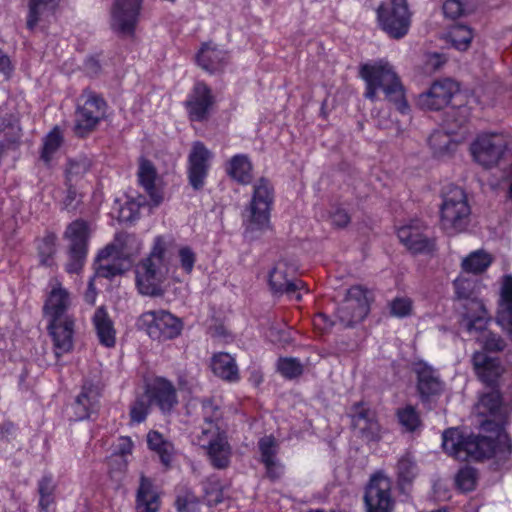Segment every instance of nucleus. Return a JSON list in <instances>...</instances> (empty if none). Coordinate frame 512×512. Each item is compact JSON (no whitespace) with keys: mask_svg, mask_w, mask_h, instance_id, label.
Instances as JSON below:
<instances>
[{"mask_svg":"<svg viewBox=\"0 0 512 512\" xmlns=\"http://www.w3.org/2000/svg\"><path fill=\"white\" fill-rule=\"evenodd\" d=\"M214 158L213 152L204 143L196 141L192 143L187 157V178L194 190L204 187Z\"/></svg>","mask_w":512,"mask_h":512,"instance_id":"obj_13","label":"nucleus"},{"mask_svg":"<svg viewBox=\"0 0 512 512\" xmlns=\"http://www.w3.org/2000/svg\"><path fill=\"white\" fill-rule=\"evenodd\" d=\"M509 187H508V192H507V198L512 201V162H511V165H510V173H509Z\"/></svg>","mask_w":512,"mask_h":512,"instance_id":"obj_64","label":"nucleus"},{"mask_svg":"<svg viewBox=\"0 0 512 512\" xmlns=\"http://www.w3.org/2000/svg\"><path fill=\"white\" fill-rule=\"evenodd\" d=\"M147 444L152 451L158 454L165 466L170 464L174 454V446L162 434L157 431H150L147 435Z\"/></svg>","mask_w":512,"mask_h":512,"instance_id":"obj_38","label":"nucleus"},{"mask_svg":"<svg viewBox=\"0 0 512 512\" xmlns=\"http://www.w3.org/2000/svg\"><path fill=\"white\" fill-rule=\"evenodd\" d=\"M471 222V207L467 194L460 187H451L442 197L440 226L450 235L465 231Z\"/></svg>","mask_w":512,"mask_h":512,"instance_id":"obj_5","label":"nucleus"},{"mask_svg":"<svg viewBox=\"0 0 512 512\" xmlns=\"http://www.w3.org/2000/svg\"><path fill=\"white\" fill-rule=\"evenodd\" d=\"M354 427L368 440H376L380 436L379 423L367 411H360L352 416Z\"/></svg>","mask_w":512,"mask_h":512,"instance_id":"obj_37","label":"nucleus"},{"mask_svg":"<svg viewBox=\"0 0 512 512\" xmlns=\"http://www.w3.org/2000/svg\"><path fill=\"white\" fill-rule=\"evenodd\" d=\"M133 443L128 437H121L118 443V452L121 455H127L132 452Z\"/></svg>","mask_w":512,"mask_h":512,"instance_id":"obj_60","label":"nucleus"},{"mask_svg":"<svg viewBox=\"0 0 512 512\" xmlns=\"http://www.w3.org/2000/svg\"><path fill=\"white\" fill-rule=\"evenodd\" d=\"M14 429V426L11 423H6L0 426V440L4 437V434H10Z\"/></svg>","mask_w":512,"mask_h":512,"instance_id":"obj_63","label":"nucleus"},{"mask_svg":"<svg viewBox=\"0 0 512 512\" xmlns=\"http://www.w3.org/2000/svg\"><path fill=\"white\" fill-rule=\"evenodd\" d=\"M139 183L148 193L151 201V206H158L162 202V194L155 186L157 178L156 169L153 164L148 160H141L138 169Z\"/></svg>","mask_w":512,"mask_h":512,"instance_id":"obj_29","label":"nucleus"},{"mask_svg":"<svg viewBox=\"0 0 512 512\" xmlns=\"http://www.w3.org/2000/svg\"><path fill=\"white\" fill-rule=\"evenodd\" d=\"M398 419L401 425L409 431L415 430L419 425L418 414L411 406L401 409L398 412Z\"/></svg>","mask_w":512,"mask_h":512,"instance_id":"obj_52","label":"nucleus"},{"mask_svg":"<svg viewBox=\"0 0 512 512\" xmlns=\"http://www.w3.org/2000/svg\"><path fill=\"white\" fill-rule=\"evenodd\" d=\"M447 37L455 49L465 51L471 44L473 32L468 26L454 25L449 30Z\"/></svg>","mask_w":512,"mask_h":512,"instance_id":"obj_40","label":"nucleus"},{"mask_svg":"<svg viewBox=\"0 0 512 512\" xmlns=\"http://www.w3.org/2000/svg\"><path fill=\"white\" fill-rule=\"evenodd\" d=\"M369 313L367 290L360 285L351 287L337 310V316L344 326L362 321Z\"/></svg>","mask_w":512,"mask_h":512,"instance_id":"obj_15","label":"nucleus"},{"mask_svg":"<svg viewBox=\"0 0 512 512\" xmlns=\"http://www.w3.org/2000/svg\"><path fill=\"white\" fill-rule=\"evenodd\" d=\"M149 402L150 401L146 397V394L135 400L130 409V417L133 422L141 423L146 419L149 409Z\"/></svg>","mask_w":512,"mask_h":512,"instance_id":"obj_48","label":"nucleus"},{"mask_svg":"<svg viewBox=\"0 0 512 512\" xmlns=\"http://www.w3.org/2000/svg\"><path fill=\"white\" fill-rule=\"evenodd\" d=\"M472 363L478 378L489 386L494 385L504 373L499 358L489 356L485 351L475 352Z\"/></svg>","mask_w":512,"mask_h":512,"instance_id":"obj_25","label":"nucleus"},{"mask_svg":"<svg viewBox=\"0 0 512 512\" xmlns=\"http://www.w3.org/2000/svg\"><path fill=\"white\" fill-rule=\"evenodd\" d=\"M465 11L464 4L460 0H446L443 4V12L446 17L457 18Z\"/></svg>","mask_w":512,"mask_h":512,"instance_id":"obj_55","label":"nucleus"},{"mask_svg":"<svg viewBox=\"0 0 512 512\" xmlns=\"http://www.w3.org/2000/svg\"><path fill=\"white\" fill-rule=\"evenodd\" d=\"M390 490L389 478L382 474L374 475L364 497L367 512H390L393 505Z\"/></svg>","mask_w":512,"mask_h":512,"instance_id":"obj_19","label":"nucleus"},{"mask_svg":"<svg viewBox=\"0 0 512 512\" xmlns=\"http://www.w3.org/2000/svg\"><path fill=\"white\" fill-rule=\"evenodd\" d=\"M259 450L261 454V462L265 463L273 459H277L278 443L272 436H265L259 440Z\"/></svg>","mask_w":512,"mask_h":512,"instance_id":"obj_46","label":"nucleus"},{"mask_svg":"<svg viewBox=\"0 0 512 512\" xmlns=\"http://www.w3.org/2000/svg\"><path fill=\"white\" fill-rule=\"evenodd\" d=\"M204 413V426L195 442L207 449L209 458L216 468H225L230 462L231 447L227 441L225 431L220 425L221 413L210 400L202 403Z\"/></svg>","mask_w":512,"mask_h":512,"instance_id":"obj_4","label":"nucleus"},{"mask_svg":"<svg viewBox=\"0 0 512 512\" xmlns=\"http://www.w3.org/2000/svg\"><path fill=\"white\" fill-rule=\"evenodd\" d=\"M205 500L209 506L217 505L222 501L223 491L217 480H209L204 485Z\"/></svg>","mask_w":512,"mask_h":512,"instance_id":"obj_50","label":"nucleus"},{"mask_svg":"<svg viewBox=\"0 0 512 512\" xmlns=\"http://www.w3.org/2000/svg\"><path fill=\"white\" fill-rule=\"evenodd\" d=\"M417 374V389L422 398H428L439 394L443 390V384L436 371L426 363H418L415 366Z\"/></svg>","mask_w":512,"mask_h":512,"instance_id":"obj_28","label":"nucleus"},{"mask_svg":"<svg viewBox=\"0 0 512 512\" xmlns=\"http://www.w3.org/2000/svg\"><path fill=\"white\" fill-rule=\"evenodd\" d=\"M486 324L482 329H473L469 331L470 333L473 332H480V337L478 338L479 342L482 344L483 348L485 349V352L491 351V352H499L502 351L505 348V341L497 334L485 330Z\"/></svg>","mask_w":512,"mask_h":512,"instance_id":"obj_43","label":"nucleus"},{"mask_svg":"<svg viewBox=\"0 0 512 512\" xmlns=\"http://www.w3.org/2000/svg\"><path fill=\"white\" fill-rule=\"evenodd\" d=\"M92 321L99 342L105 347H113L116 343V331L107 311L103 307H99L95 311Z\"/></svg>","mask_w":512,"mask_h":512,"instance_id":"obj_30","label":"nucleus"},{"mask_svg":"<svg viewBox=\"0 0 512 512\" xmlns=\"http://www.w3.org/2000/svg\"><path fill=\"white\" fill-rule=\"evenodd\" d=\"M479 414L489 417L481 424L488 435H464L456 428L443 433L442 446L445 452L461 461L494 459L498 466H508L512 456V444L504 430L512 406L504 404L497 390L484 394L477 405Z\"/></svg>","mask_w":512,"mask_h":512,"instance_id":"obj_1","label":"nucleus"},{"mask_svg":"<svg viewBox=\"0 0 512 512\" xmlns=\"http://www.w3.org/2000/svg\"><path fill=\"white\" fill-rule=\"evenodd\" d=\"M137 325L147 335L157 341L176 338L182 331V322L179 318L166 310H151L140 315Z\"/></svg>","mask_w":512,"mask_h":512,"instance_id":"obj_10","label":"nucleus"},{"mask_svg":"<svg viewBox=\"0 0 512 512\" xmlns=\"http://www.w3.org/2000/svg\"><path fill=\"white\" fill-rule=\"evenodd\" d=\"M455 483L462 491H471L476 484V471L471 467L461 468L455 476Z\"/></svg>","mask_w":512,"mask_h":512,"instance_id":"obj_45","label":"nucleus"},{"mask_svg":"<svg viewBox=\"0 0 512 512\" xmlns=\"http://www.w3.org/2000/svg\"><path fill=\"white\" fill-rule=\"evenodd\" d=\"M274 200V190L269 180L258 179L253 185L252 198L246 210L247 229L262 230L268 227L270 210Z\"/></svg>","mask_w":512,"mask_h":512,"instance_id":"obj_7","label":"nucleus"},{"mask_svg":"<svg viewBox=\"0 0 512 512\" xmlns=\"http://www.w3.org/2000/svg\"><path fill=\"white\" fill-rule=\"evenodd\" d=\"M426 227L419 220L412 221L409 225L401 226L397 230V236L403 245L413 253L431 251L434 243L424 234Z\"/></svg>","mask_w":512,"mask_h":512,"instance_id":"obj_22","label":"nucleus"},{"mask_svg":"<svg viewBox=\"0 0 512 512\" xmlns=\"http://www.w3.org/2000/svg\"><path fill=\"white\" fill-rule=\"evenodd\" d=\"M49 292L43 306L44 316L48 321L73 319L68 310L72 305L70 292L57 279L53 278L48 284Z\"/></svg>","mask_w":512,"mask_h":512,"instance_id":"obj_16","label":"nucleus"},{"mask_svg":"<svg viewBox=\"0 0 512 512\" xmlns=\"http://www.w3.org/2000/svg\"><path fill=\"white\" fill-rule=\"evenodd\" d=\"M453 129L448 131H435L429 137V145L433 155L437 158L450 157L457 149L458 143L451 137Z\"/></svg>","mask_w":512,"mask_h":512,"instance_id":"obj_32","label":"nucleus"},{"mask_svg":"<svg viewBox=\"0 0 512 512\" xmlns=\"http://www.w3.org/2000/svg\"><path fill=\"white\" fill-rule=\"evenodd\" d=\"M226 59V53L211 44H204L197 55L198 64L210 73L219 71Z\"/></svg>","mask_w":512,"mask_h":512,"instance_id":"obj_33","label":"nucleus"},{"mask_svg":"<svg viewBox=\"0 0 512 512\" xmlns=\"http://www.w3.org/2000/svg\"><path fill=\"white\" fill-rule=\"evenodd\" d=\"M143 0H115L112 10V28L123 34L134 32Z\"/></svg>","mask_w":512,"mask_h":512,"instance_id":"obj_20","label":"nucleus"},{"mask_svg":"<svg viewBox=\"0 0 512 512\" xmlns=\"http://www.w3.org/2000/svg\"><path fill=\"white\" fill-rule=\"evenodd\" d=\"M361 78L366 84L365 97L371 101L377 98V91L382 90L386 98L392 101L397 109L406 114L409 106L404 97V90L394 67L385 59L369 61L359 68Z\"/></svg>","mask_w":512,"mask_h":512,"instance_id":"obj_2","label":"nucleus"},{"mask_svg":"<svg viewBox=\"0 0 512 512\" xmlns=\"http://www.w3.org/2000/svg\"><path fill=\"white\" fill-rule=\"evenodd\" d=\"M455 294L458 299L469 300L474 307L476 314H465L462 325L466 330L482 329L489 320L488 312L481 300L478 299L477 294L480 288L478 281L465 273L455 279L454 281Z\"/></svg>","mask_w":512,"mask_h":512,"instance_id":"obj_9","label":"nucleus"},{"mask_svg":"<svg viewBox=\"0 0 512 512\" xmlns=\"http://www.w3.org/2000/svg\"><path fill=\"white\" fill-rule=\"evenodd\" d=\"M62 143V135L58 128H54L50 131L43 140V149L41 158L49 163L55 153L58 151Z\"/></svg>","mask_w":512,"mask_h":512,"instance_id":"obj_42","label":"nucleus"},{"mask_svg":"<svg viewBox=\"0 0 512 512\" xmlns=\"http://www.w3.org/2000/svg\"><path fill=\"white\" fill-rule=\"evenodd\" d=\"M55 483L51 475H44L38 482L39 496H54Z\"/></svg>","mask_w":512,"mask_h":512,"instance_id":"obj_57","label":"nucleus"},{"mask_svg":"<svg viewBox=\"0 0 512 512\" xmlns=\"http://www.w3.org/2000/svg\"><path fill=\"white\" fill-rule=\"evenodd\" d=\"M48 329L53 338L56 355L66 353L73 346L74 319L48 321Z\"/></svg>","mask_w":512,"mask_h":512,"instance_id":"obj_27","label":"nucleus"},{"mask_svg":"<svg viewBox=\"0 0 512 512\" xmlns=\"http://www.w3.org/2000/svg\"><path fill=\"white\" fill-rule=\"evenodd\" d=\"M213 103L214 97L210 88L198 82L188 94L185 105L192 121H203L208 117Z\"/></svg>","mask_w":512,"mask_h":512,"instance_id":"obj_21","label":"nucleus"},{"mask_svg":"<svg viewBox=\"0 0 512 512\" xmlns=\"http://www.w3.org/2000/svg\"><path fill=\"white\" fill-rule=\"evenodd\" d=\"M95 275L88 283L84 299L87 303L93 305L96 301L97 292L95 289V279L98 277L111 278L122 274L131 266V260L121 246V237H117L115 242L108 244L99 251L95 262Z\"/></svg>","mask_w":512,"mask_h":512,"instance_id":"obj_6","label":"nucleus"},{"mask_svg":"<svg viewBox=\"0 0 512 512\" xmlns=\"http://www.w3.org/2000/svg\"><path fill=\"white\" fill-rule=\"evenodd\" d=\"M100 391L93 384H84L80 394L77 396L72 408L74 420L80 421L90 417L98 409Z\"/></svg>","mask_w":512,"mask_h":512,"instance_id":"obj_26","label":"nucleus"},{"mask_svg":"<svg viewBox=\"0 0 512 512\" xmlns=\"http://www.w3.org/2000/svg\"><path fill=\"white\" fill-rule=\"evenodd\" d=\"M54 503V496H39V512H54V510L52 509Z\"/></svg>","mask_w":512,"mask_h":512,"instance_id":"obj_59","label":"nucleus"},{"mask_svg":"<svg viewBox=\"0 0 512 512\" xmlns=\"http://www.w3.org/2000/svg\"><path fill=\"white\" fill-rule=\"evenodd\" d=\"M249 381L255 386L261 384L263 381V374L261 370L257 368L251 369L249 374Z\"/></svg>","mask_w":512,"mask_h":512,"instance_id":"obj_62","label":"nucleus"},{"mask_svg":"<svg viewBox=\"0 0 512 512\" xmlns=\"http://www.w3.org/2000/svg\"><path fill=\"white\" fill-rule=\"evenodd\" d=\"M61 0H28V13L26 26L34 30L42 18L49 12L54 11Z\"/></svg>","mask_w":512,"mask_h":512,"instance_id":"obj_35","label":"nucleus"},{"mask_svg":"<svg viewBox=\"0 0 512 512\" xmlns=\"http://www.w3.org/2000/svg\"><path fill=\"white\" fill-rule=\"evenodd\" d=\"M90 234V227L84 220H75L67 226L63 235L68 242V261L65 265L67 273L79 274L82 271L88 254Z\"/></svg>","mask_w":512,"mask_h":512,"instance_id":"obj_8","label":"nucleus"},{"mask_svg":"<svg viewBox=\"0 0 512 512\" xmlns=\"http://www.w3.org/2000/svg\"><path fill=\"white\" fill-rule=\"evenodd\" d=\"M136 502L137 512H157L160 507L158 493L154 489L151 481L144 476L141 477Z\"/></svg>","mask_w":512,"mask_h":512,"instance_id":"obj_31","label":"nucleus"},{"mask_svg":"<svg viewBox=\"0 0 512 512\" xmlns=\"http://www.w3.org/2000/svg\"><path fill=\"white\" fill-rule=\"evenodd\" d=\"M492 263V257L485 251L471 252L462 261V272L465 274H479L484 272Z\"/></svg>","mask_w":512,"mask_h":512,"instance_id":"obj_39","label":"nucleus"},{"mask_svg":"<svg viewBox=\"0 0 512 512\" xmlns=\"http://www.w3.org/2000/svg\"><path fill=\"white\" fill-rule=\"evenodd\" d=\"M332 224L338 227L346 226L350 217L344 209H336V211L331 215Z\"/></svg>","mask_w":512,"mask_h":512,"instance_id":"obj_58","label":"nucleus"},{"mask_svg":"<svg viewBox=\"0 0 512 512\" xmlns=\"http://www.w3.org/2000/svg\"><path fill=\"white\" fill-rule=\"evenodd\" d=\"M167 249L168 242L165 238L157 236L149 256L136 265V287L140 294L151 297L164 294L169 273L166 263Z\"/></svg>","mask_w":512,"mask_h":512,"instance_id":"obj_3","label":"nucleus"},{"mask_svg":"<svg viewBox=\"0 0 512 512\" xmlns=\"http://www.w3.org/2000/svg\"><path fill=\"white\" fill-rule=\"evenodd\" d=\"M412 301L407 297H396L390 303V312L393 316L403 318L410 315Z\"/></svg>","mask_w":512,"mask_h":512,"instance_id":"obj_51","label":"nucleus"},{"mask_svg":"<svg viewBox=\"0 0 512 512\" xmlns=\"http://www.w3.org/2000/svg\"><path fill=\"white\" fill-rule=\"evenodd\" d=\"M178 512H197L200 502L195 495L188 492L183 496H178L176 500Z\"/></svg>","mask_w":512,"mask_h":512,"instance_id":"obj_53","label":"nucleus"},{"mask_svg":"<svg viewBox=\"0 0 512 512\" xmlns=\"http://www.w3.org/2000/svg\"><path fill=\"white\" fill-rule=\"evenodd\" d=\"M278 371L286 378H295L302 373V365L294 358H281L277 363Z\"/></svg>","mask_w":512,"mask_h":512,"instance_id":"obj_47","label":"nucleus"},{"mask_svg":"<svg viewBox=\"0 0 512 512\" xmlns=\"http://www.w3.org/2000/svg\"><path fill=\"white\" fill-rule=\"evenodd\" d=\"M177 258L180 268L186 274H191L196 262L195 252L188 246H182L178 249Z\"/></svg>","mask_w":512,"mask_h":512,"instance_id":"obj_49","label":"nucleus"},{"mask_svg":"<svg viewBox=\"0 0 512 512\" xmlns=\"http://www.w3.org/2000/svg\"><path fill=\"white\" fill-rule=\"evenodd\" d=\"M11 72L10 59L0 50V73L8 76Z\"/></svg>","mask_w":512,"mask_h":512,"instance_id":"obj_61","label":"nucleus"},{"mask_svg":"<svg viewBox=\"0 0 512 512\" xmlns=\"http://www.w3.org/2000/svg\"><path fill=\"white\" fill-rule=\"evenodd\" d=\"M377 18L380 27L392 38L400 39L409 31L411 14L406 0H389L381 4Z\"/></svg>","mask_w":512,"mask_h":512,"instance_id":"obj_11","label":"nucleus"},{"mask_svg":"<svg viewBox=\"0 0 512 512\" xmlns=\"http://www.w3.org/2000/svg\"><path fill=\"white\" fill-rule=\"evenodd\" d=\"M418 469L410 454L403 455L397 464L398 480L401 484L410 483L417 475Z\"/></svg>","mask_w":512,"mask_h":512,"instance_id":"obj_41","label":"nucleus"},{"mask_svg":"<svg viewBox=\"0 0 512 512\" xmlns=\"http://www.w3.org/2000/svg\"><path fill=\"white\" fill-rule=\"evenodd\" d=\"M106 103L97 94L84 91L78 98L74 131L78 136L90 133L105 117Z\"/></svg>","mask_w":512,"mask_h":512,"instance_id":"obj_12","label":"nucleus"},{"mask_svg":"<svg viewBox=\"0 0 512 512\" xmlns=\"http://www.w3.org/2000/svg\"><path fill=\"white\" fill-rule=\"evenodd\" d=\"M228 174L241 184H249L252 180V164L247 155H234L227 167Z\"/></svg>","mask_w":512,"mask_h":512,"instance_id":"obj_36","label":"nucleus"},{"mask_svg":"<svg viewBox=\"0 0 512 512\" xmlns=\"http://www.w3.org/2000/svg\"><path fill=\"white\" fill-rule=\"evenodd\" d=\"M266 469V475L271 480L279 479L284 474V465L278 460L263 463Z\"/></svg>","mask_w":512,"mask_h":512,"instance_id":"obj_56","label":"nucleus"},{"mask_svg":"<svg viewBox=\"0 0 512 512\" xmlns=\"http://www.w3.org/2000/svg\"><path fill=\"white\" fill-rule=\"evenodd\" d=\"M146 397L163 412L170 411L178 402L174 385L163 377H157L146 385Z\"/></svg>","mask_w":512,"mask_h":512,"instance_id":"obj_23","label":"nucleus"},{"mask_svg":"<svg viewBox=\"0 0 512 512\" xmlns=\"http://www.w3.org/2000/svg\"><path fill=\"white\" fill-rule=\"evenodd\" d=\"M496 322L512 340V275L502 278Z\"/></svg>","mask_w":512,"mask_h":512,"instance_id":"obj_24","label":"nucleus"},{"mask_svg":"<svg viewBox=\"0 0 512 512\" xmlns=\"http://www.w3.org/2000/svg\"><path fill=\"white\" fill-rule=\"evenodd\" d=\"M1 132L3 133V136L6 140V146H9L11 144H15V142L20 138V127L18 124V120L16 118H13L10 120L7 125L5 123H2Z\"/></svg>","mask_w":512,"mask_h":512,"instance_id":"obj_54","label":"nucleus"},{"mask_svg":"<svg viewBox=\"0 0 512 512\" xmlns=\"http://www.w3.org/2000/svg\"><path fill=\"white\" fill-rule=\"evenodd\" d=\"M145 200L142 196L136 199H128L123 206L119 208L118 219L121 222H132L139 216L141 208L144 207Z\"/></svg>","mask_w":512,"mask_h":512,"instance_id":"obj_44","label":"nucleus"},{"mask_svg":"<svg viewBox=\"0 0 512 512\" xmlns=\"http://www.w3.org/2000/svg\"><path fill=\"white\" fill-rule=\"evenodd\" d=\"M211 369L216 376L227 381H236L239 378L235 359L228 353L215 354L211 359Z\"/></svg>","mask_w":512,"mask_h":512,"instance_id":"obj_34","label":"nucleus"},{"mask_svg":"<svg viewBox=\"0 0 512 512\" xmlns=\"http://www.w3.org/2000/svg\"><path fill=\"white\" fill-rule=\"evenodd\" d=\"M507 148V141L501 134L479 135L471 144L473 159L483 167L490 168L499 163Z\"/></svg>","mask_w":512,"mask_h":512,"instance_id":"obj_14","label":"nucleus"},{"mask_svg":"<svg viewBox=\"0 0 512 512\" xmlns=\"http://www.w3.org/2000/svg\"><path fill=\"white\" fill-rule=\"evenodd\" d=\"M459 92V85L451 79H441L417 97V105L424 110H441Z\"/></svg>","mask_w":512,"mask_h":512,"instance_id":"obj_18","label":"nucleus"},{"mask_svg":"<svg viewBox=\"0 0 512 512\" xmlns=\"http://www.w3.org/2000/svg\"><path fill=\"white\" fill-rule=\"evenodd\" d=\"M295 269L285 261H279L269 275V283L275 293L286 294L290 299L300 301L304 282L293 277Z\"/></svg>","mask_w":512,"mask_h":512,"instance_id":"obj_17","label":"nucleus"}]
</instances>
